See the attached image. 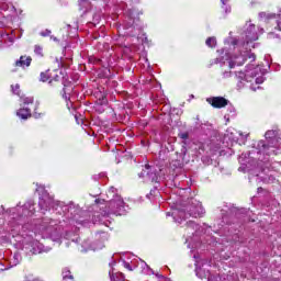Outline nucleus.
Here are the masks:
<instances>
[{"label": "nucleus", "mask_w": 281, "mask_h": 281, "mask_svg": "<svg viewBox=\"0 0 281 281\" xmlns=\"http://www.w3.org/2000/svg\"><path fill=\"white\" fill-rule=\"evenodd\" d=\"M41 82H48L49 87H60L63 85V71L55 69H47L40 74Z\"/></svg>", "instance_id": "obj_1"}, {"label": "nucleus", "mask_w": 281, "mask_h": 281, "mask_svg": "<svg viewBox=\"0 0 281 281\" xmlns=\"http://www.w3.org/2000/svg\"><path fill=\"white\" fill-rule=\"evenodd\" d=\"M140 179H144L145 183H159V176H157V171L153 170L150 165H145L142 172L138 173Z\"/></svg>", "instance_id": "obj_2"}, {"label": "nucleus", "mask_w": 281, "mask_h": 281, "mask_svg": "<svg viewBox=\"0 0 281 281\" xmlns=\"http://www.w3.org/2000/svg\"><path fill=\"white\" fill-rule=\"evenodd\" d=\"M206 102L213 106V109H225L229 104V100L224 97L207 98Z\"/></svg>", "instance_id": "obj_3"}, {"label": "nucleus", "mask_w": 281, "mask_h": 281, "mask_svg": "<svg viewBox=\"0 0 281 281\" xmlns=\"http://www.w3.org/2000/svg\"><path fill=\"white\" fill-rule=\"evenodd\" d=\"M30 65H32L31 56H21L20 59L14 63V67H22V69L30 67Z\"/></svg>", "instance_id": "obj_4"}, {"label": "nucleus", "mask_w": 281, "mask_h": 281, "mask_svg": "<svg viewBox=\"0 0 281 281\" xmlns=\"http://www.w3.org/2000/svg\"><path fill=\"white\" fill-rule=\"evenodd\" d=\"M18 117H21V120H30L32 117V110L29 108H21L16 111Z\"/></svg>", "instance_id": "obj_5"}, {"label": "nucleus", "mask_w": 281, "mask_h": 281, "mask_svg": "<svg viewBox=\"0 0 281 281\" xmlns=\"http://www.w3.org/2000/svg\"><path fill=\"white\" fill-rule=\"evenodd\" d=\"M184 213V218H188V216H192L193 218H199L201 217V213L196 212V207L193 206H187Z\"/></svg>", "instance_id": "obj_6"}, {"label": "nucleus", "mask_w": 281, "mask_h": 281, "mask_svg": "<svg viewBox=\"0 0 281 281\" xmlns=\"http://www.w3.org/2000/svg\"><path fill=\"white\" fill-rule=\"evenodd\" d=\"M61 274L63 281H76L74 278V273H71V270H69V268H64Z\"/></svg>", "instance_id": "obj_7"}, {"label": "nucleus", "mask_w": 281, "mask_h": 281, "mask_svg": "<svg viewBox=\"0 0 281 281\" xmlns=\"http://www.w3.org/2000/svg\"><path fill=\"white\" fill-rule=\"evenodd\" d=\"M110 278L111 281H126V277H124V273L122 272L113 273Z\"/></svg>", "instance_id": "obj_8"}, {"label": "nucleus", "mask_w": 281, "mask_h": 281, "mask_svg": "<svg viewBox=\"0 0 281 281\" xmlns=\"http://www.w3.org/2000/svg\"><path fill=\"white\" fill-rule=\"evenodd\" d=\"M21 102L24 105L34 104V97H21Z\"/></svg>", "instance_id": "obj_9"}, {"label": "nucleus", "mask_w": 281, "mask_h": 281, "mask_svg": "<svg viewBox=\"0 0 281 281\" xmlns=\"http://www.w3.org/2000/svg\"><path fill=\"white\" fill-rule=\"evenodd\" d=\"M205 43L207 47H216V37H207Z\"/></svg>", "instance_id": "obj_10"}, {"label": "nucleus", "mask_w": 281, "mask_h": 281, "mask_svg": "<svg viewBox=\"0 0 281 281\" xmlns=\"http://www.w3.org/2000/svg\"><path fill=\"white\" fill-rule=\"evenodd\" d=\"M34 54H36V56L43 57V56H44V54H43V46H41V45H35V46H34Z\"/></svg>", "instance_id": "obj_11"}, {"label": "nucleus", "mask_w": 281, "mask_h": 281, "mask_svg": "<svg viewBox=\"0 0 281 281\" xmlns=\"http://www.w3.org/2000/svg\"><path fill=\"white\" fill-rule=\"evenodd\" d=\"M11 89H12V91H13V93L15 95H21V86H19L18 83L16 85H12Z\"/></svg>", "instance_id": "obj_12"}, {"label": "nucleus", "mask_w": 281, "mask_h": 281, "mask_svg": "<svg viewBox=\"0 0 281 281\" xmlns=\"http://www.w3.org/2000/svg\"><path fill=\"white\" fill-rule=\"evenodd\" d=\"M33 116L35 117V120H38V119L43 117V113L38 112V105L35 106L34 112H33Z\"/></svg>", "instance_id": "obj_13"}, {"label": "nucleus", "mask_w": 281, "mask_h": 281, "mask_svg": "<svg viewBox=\"0 0 281 281\" xmlns=\"http://www.w3.org/2000/svg\"><path fill=\"white\" fill-rule=\"evenodd\" d=\"M258 148H260L261 150H269V145H267L265 140H260L258 143Z\"/></svg>", "instance_id": "obj_14"}, {"label": "nucleus", "mask_w": 281, "mask_h": 281, "mask_svg": "<svg viewBox=\"0 0 281 281\" xmlns=\"http://www.w3.org/2000/svg\"><path fill=\"white\" fill-rule=\"evenodd\" d=\"M247 58H248V60H250V63H255L256 61V54L249 53L247 55Z\"/></svg>", "instance_id": "obj_15"}, {"label": "nucleus", "mask_w": 281, "mask_h": 281, "mask_svg": "<svg viewBox=\"0 0 281 281\" xmlns=\"http://www.w3.org/2000/svg\"><path fill=\"white\" fill-rule=\"evenodd\" d=\"M178 136L180 137V139H188L190 137V134H188V132H184L180 133Z\"/></svg>", "instance_id": "obj_16"}, {"label": "nucleus", "mask_w": 281, "mask_h": 281, "mask_svg": "<svg viewBox=\"0 0 281 281\" xmlns=\"http://www.w3.org/2000/svg\"><path fill=\"white\" fill-rule=\"evenodd\" d=\"M40 34H41V36H44V37H45V36H50L52 31L45 30V31L41 32Z\"/></svg>", "instance_id": "obj_17"}, {"label": "nucleus", "mask_w": 281, "mask_h": 281, "mask_svg": "<svg viewBox=\"0 0 281 281\" xmlns=\"http://www.w3.org/2000/svg\"><path fill=\"white\" fill-rule=\"evenodd\" d=\"M276 30H278L279 32H281V18H280L279 20H277Z\"/></svg>", "instance_id": "obj_18"}, {"label": "nucleus", "mask_w": 281, "mask_h": 281, "mask_svg": "<svg viewBox=\"0 0 281 281\" xmlns=\"http://www.w3.org/2000/svg\"><path fill=\"white\" fill-rule=\"evenodd\" d=\"M56 63H57L58 67H65V66L63 65V63H59V61H58V59H56Z\"/></svg>", "instance_id": "obj_19"}, {"label": "nucleus", "mask_w": 281, "mask_h": 281, "mask_svg": "<svg viewBox=\"0 0 281 281\" xmlns=\"http://www.w3.org/2000/svg\"><path fill=\"white\" fill-rule=\"evenodd\" d=\"M265 191V189H262V187H259L258 189H257V192H263Z\"/></svg>", "instance_id": "obj_20"}, {"label": "nucleus", "mask_w": 281, "mask_h": 281, "mask_svg": "<svg viewBox=\"0 0 281 281\" xmlns=\"http://www.w3.org/2000/svg\"><path fill=\"white\" fill-rule=\"evenodd\" d=\"M232 45H238V41L237 40L233 41Z\"/></svg>", "instance_id": "obj_21"}, {"label": "nucleus", "mask_w": 281, "mask_h": 281, "mask_svg": "<svg viewBox=\"0 0 281 281\" xmlns=\"http://www.w3.org/2000/svg\"><path fill=\"white\" fill-rule=\"evenodd\" d=\"M229 67H231V69L234 68V64H233V63H229Z\"/></svg>", "instance_id": "obj_22"}, {"label": "nucleus", "mask_w": 281, "mask_h": 281, "mask_svg": "<svg viewBox=\"0 0 281 281\" xmlns=\"http://www.w3.org/2000/svg\"><path fill=\"white\" fill-rule=\"evenodd\" d=\"M65 87H66V86L64 85V88H63V92H64V95H66V92H65Z\"/></svg>", "instance_id": "obj_23"}, {"label": "nucleus", "mask_w": 281, "mask_h": 281, "mask_svg": "<svg viewBox=\"0 0 281 281\" xmlns=\"http://www.w3.org/2000/svg\"><path fill=\"white\" fill-rule=\"evenodd\" d=\"M238 65H245V59L243 60V63H239Z\"/></svg>", "instance_id": "obj_24"}, {"label": "nucleus", "mask_w": 281, "mask_h": 281, "mask_svg": "<svg viewBox=\"0 0 281 281\" xmlns=\"http://www.w3.org/2000/svg\"><path fill=\"white\" fill-rule=\"evenodd\" d=\"M113 203H115V201H112V202H111V205H113Z\"/></svg>", "instance_id": "obj_25"}, {"label": "nucleus", "mask_w": 281, "mask_h": 281, "mask_svg": "<svg viewBox=\"0 0 281 281\" xmlns=\"http://www.w3.org/2000/svg\"><path fill=\"white\" fill-rule=\"evenodd\" d=\"M11 71H16V69H13V70H11Z\"/></svg>", "instance_id": "obj_26"}]
</instances>
